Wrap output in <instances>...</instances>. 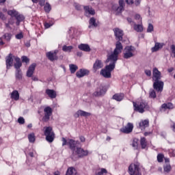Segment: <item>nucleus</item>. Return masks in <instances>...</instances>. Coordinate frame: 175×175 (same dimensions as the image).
<instances>
[{"label": "nucleus", "mask_w": 175, "mask_h": 175, "mask_svg": "<svg viewBox=\"0 0 175 175\" xmlns=\"http://www.w3.org/2000/svg\"><path fill=\"white\" fill-rule=\"evenodd\" d=\"M134 111H137V113H140L143 114L146 110H150V106L148 103L146 101H142L140 103H136L135 102L133 103Z\"/></svg>", "instance_id": "nucleus-4"}, {"label": "nucleus", "mask_w": 175, "mask_h": 175, "mask_svg": "<svg viewBox=\"0 0 175 175\" xmlns=\"http://www.w3.org/2000/svg\"><path fill=\"white\" fill-rule=\"evenodd\" d=\"M46 94L51 99H55L57 98V92L54 90L47 89L46 90Z\"/></svg>", "instance_id": "nucleus-21"}, {"label": "nucleus", "mask_w": 175, "mask_h": 175, "mask_svg": "<svg viewBox=\"0 0 175 175\" xmlns=\"http://www.w3.org/2000/svg\"><path fill=\"white\" fill-rule=\"evenodd\" d=\"M132 131H133V124L131 122L127 123L124 127L120 129V132L122 133H126V135L132 133Z\"/></svg>", "instance_id": "nucleus-11"}, {"label": "nucleus", "mask_w": 175, "mask_h": 175, "mask_svg": "<svg viewBox=\"0 0 175 175\" xmlns=\"http://www.w3.org/2000/svg\"><path fill=\"white\" fill-rule=\"evenodd\" d=\"M126 3L127 5H133V3H135L133 0H126Z\"/></svg>", "instance_id": "nucleus-57"}, {"label": "nucleus", "mask_w": 175, "mask_h": 175, "mask_svg": "<svg viewBox=\"0 0 175 175\" xmlns=\"http://www.w3.org/2000/svg\"><path fill=\"white\" fill-rule=\"evenodd\" d=\"M57 53L58 51H49L46 53V55L49 61H51V62H54V61L58 60V55H57Z\"/></svg>", "instance_id": "nucleus-10"}, {"label": "nucleus", "mask_w": 175, "mask_h": 175, "mask_svg": "<svg viewBox=\"0 0 175 175\" xmlns=\"http://www.w3.org/2000/svg\"><path fill=\"white\" fill-rule=\"evenodd\" d=\"M90 75V71L88 69L81 68L76 72V76L78 79H81L84 76H88Z\"/></svg>", "instance_id": "nucleus-13"}, {"label": "nucleus", "mask_w": 175, "mask_h": 175, "mask_svg": "<svg viewBox=\"0 0 175 175\" xmlns=\"http://www.w3.org/2000/svg\"><path fill=\"white\" fill-rule=\"evenodd\" d=\"M62 142H63L62 143V146H68V140H66V139H65V137H62Z\"/></svg>", "instance_id": "nucleus-51"}, {"label": "nucleus", "mask_w": 175, "mask_h": 175, "mask_svg": "<svg viewBox=\"0 0 175 175\" xmlns=\"http://www.w3.org/2000/svg\"><path fill=\"white\" fill-rule=\"evenodd\" d=\"M28 139L29 143H34L35 142V133H32L31 134H29Z\"/></svg>", "instance_id": "nucleus-41"}, {"label": "nucleus", "mask_w": 175, "mask_h": 175, "mask_svg": "<svg viewBox=\"0 0 175 175\" xmlns=\"http://www.w3.org/2000/svg\"><path fill=\"white\" fill-rule=\"evenodd\" d=\"M53 116V109L51 107H46L44 109V116L42 117L43 122H49L50 117Z\"/></svg>", "instance_id": "nucleus-8"}, {"label": "nucleus", "mask_w": 175, "mask_h": 175, "mask_svg": "<svg viewBox=\"0 0 175 175\" xmlns=\"http://www.w3.org/2000/svg\"><path fill=\"white\" fill-rule=\"evenodd\" d=\"M135 51H136V49L134 46H126L123 53V58H124V59H129V58L135 57Z\"/></svg>", "instance_id": "nucleus-7"}, {"label": "nucleus", "mask_w": 175, "mask_h": 175, "mask_svg": "<svg viewBox=\"0 0 175 175\" xmlns=\"http://www.w3.org/2000/svg\"><path fill=\"white\" fill-rule=\"evenodd\" d=\"M77 55L78 57H81V56L83 55V53H81V52H77Z\"/></svg>", "instance_id": "nucleus-63"}, {"label": "nucleus", "mask_w": 175, "mask_h": 175, "mask_svg": "<svg viewBox=\"0 0 175 175\" xmlns=\"http://www.w3.org/2000/svg\"><path fill=\"white\" fill-rule=\"evenodd\" d=\"M113 32L116 38V40H117L116 43V48L113 50L112 54L114 55H119L122 53V50L124 49V46L121 42H122L123 36H124V31H122L120 28H115L113 29Z\"/></svg>", "instance_id": "nucleus-3"}, {"label": "nucleus", "mask_w": 175, "mask_h": 175, "mask_svg": "<svg viewBox=\"0 0 175 175\" xmlns=\"http://www.w3.org/2000/svg\"><path fill=\"white\" fill-rule=\"evenodd\" d=\"M77 144H80L79 141L72 139H68V146H69V148L72 152L71 154V159L72 161H77L79 158H84V157H87L90 154L88 150H84L82 148L77 147Z\"/></svg>", "instance_id": "nucleus-1"}, {"label": "nucleus", "mask_w": 175, "mask_h": 175, "mask_svg": "<svg viewBox=\"0 0 175 175\" xmlns=\"http://www.w3.org/2000/svg\"><path fill=\"white\" fill-rule=\"evenodd\" d=\"M8 23L10 25H13V24H14V19L13 18H10Z\"/></svg>", "instance_id": "nucleus-58"}, {"label": "nucleus", "mask_w": 175, "mask_h": 175, "mask_svg": "<svg viewBox=\"0 0 175 175\" xmlns=\"http://www.w3.org/2000/svg\"><path fill=\"white\" fill-rule=\"evenodd\" d=\"M0 18L1 20H6V17L5 16V14H3V13L0 12Z\"/></svg>", "instance_id": "nucleus-59"}, {"label": "nucleus", "mask_w": 175, "mask_h": 175, "mask_svg": "<svg viewBox=\"0 0 175 175\" xmlns=\"http://www.w3.org/2000/svg\"><path fill=\"white\" fill-rule=\"evenodd\" d=\"M3 44H5V42L2 40V38H0V46H3Z\"/></svg>", "instance_id": "nucleus-62"}, {"label": "nucleus", "mask_w": 175, "mask_h": 175, "mask_svg": "<svg viewBox=\"0 0 175 175\" xmlns=\"http://www.w3.org/2000/svg\"><path fill=\"white\" fill-rule=\"evenodd\" d=\"M3 39H5V40H7V42H10V40L12 39V33H5L3 36Z\"/></svg>", "instance_id": "nucleus-40"}, {"label": "nucleus", "mask_w": 175, "mask_h": 175, "mask_svg": "<svg viewBox=\"0 0 175 175\" xmlns=\"http://www.w3.org/2000/svg\"><path fill=\"white\" fill-rule=\"evenodd\" d=\"M165 46L164 43L155 42L154 47L151 49L152 53L158 51L160 49H162Z\"/></svg>", "instance_id": "nucleus-25"}, {"label": "nucleus", "mask_w": 175, "mask_h": 175, "mask_svg": "<svg viewBox=\"0 0 175 175\" xmlns=\"http://www.w3.org/2000/svg\"><path fill=\"white\" fill-rule=\"evenodd\" d=\"M102 68H103L102 60L96 59L93 64V72L95 73L99 69H102Z\"/></svg>", "instance_id": "nucleus-15"}, {"label": "nucleus", "mask_w": 175, "mask_h": 175, "mask_svg": "<svg viewBox=\"0 0 175 175\" xmlns=\"http://www.w3.org/2000/svg\"><path fill=\"white\" fill-rule=\"evenodd\" d=\"M15 18L16 20V25H20V23H22V21H24V20H25V17L24 16V15L20 14V12H18V15L15 16Z\"/></svg>", "instance_id": "nucleus-28"}, {"label": "nucleus", "mask_w": 175, "mask_h": 175, "mask_svg": "<svg viewBox=\"0 0 175 175\" xmlns=\"http://www.w3.org/2000/svg\"><path fill=\"white\" fill-rule=\"evenodd\" d=\"M15 77L16 80H21L23 79V72H21V70H16L15 72Z\"/></svg>", "instance_id": "nucleus-34"}, {"label": "nucleus", "mask_w": 175, "mask_h": 175, "mask_svg": "<svg viewBox=\"0 0 175 175\" xmlns=\"http://www.w3.org/2000/svg\"><path fill=\"white\" fill-rule=\"evenodd\" d=\"M44 10L46 13H49V12H51V5H50V3L46 2L44 5Z\"/></svg>", "instance_id": "nucleus-37"}, {"label": "nucleus", "mask_w": 175, "mask_h": 175, "mask_svg": "<svg viewBox=\"0 0 175 175\" xmlns=\"http://www.w3.org/2000/svg\"><path fill=\"white\" fill-rule=\"evenodd\" d=\"M161 73L160 71L158 70V68H153L152 71V80L153 81H159L162 77L161 76Z\"/></svg>", "instance_id": "nucleus-12"}, {"label": "nucleus", "mask_w": 175, "mask_h": 175, "mask_svg": "<svg viewBox=\"0 0 175 175\" xmlns=\"http://www.w3.org/2000/svg\"><path fill=\"white\" fill-rule=\"evenodd\" d=\"M154 31V25H152V24L149 23L148 28H147V32L148 33H151Z\"/></svg>", "instance_id": "nucleus-45"}, {"label": "nucleus", "mask_w": 175, "mask_h": 175, "mask_svg": "<svg viewBox=\"0 0 175 175\" xmlns=\"http://www.w3.org/2000/svg\"><path fill=\"white\" fill-rule=\"evenodd\" d=\"M107 173V170L105 168H101L100 172H96L95 175H106Z\"/></svg>", "instance_id": "nucleus-44"}, {"label": "nucleus", "mask_w": 175, "mask_h": 175, "mask_svg": "<svg viewBox=\"0 0 175 175\" xmlns=\"http://www.w3.org/2000/svg\"><path fill=\"white\" fill-rule=\"evenodd\" d=\"M163 85L165 83L162 81H154L153 88L157 92H162L163 91Z\"/></svg>", "instance_id": "nucleus-9"}, {"label": "nucleus", "mask_w": 175, "mask_h": 175, "mask_svg": "<svg viewBox=\"0 0 175 175\" xmlns=\"http://www.w3.org/2000/svg\"><path fill=\"white\" fill-rule=\"evenodd\" d=\"M163 158H165V155H163V154L159 153L157 154V161L159 163L163 162Z\"/></svg>", "instance_id": "nucleus-43"}, {"label": "nucleus", "mask_w": 175, "mask_h": 175, "mask_svg": "<svg viewBox=\"0 0 175 175\" xmlns=\"http://www.w3.org/2000/svg\"><path fill=\"white\" fill-rule=\"evenodd\" d=\"M35 68H36V64H32L29 67L27 72V77H32V75H33V72H35Z\"/></svg>", "instance_id": "nucleus-20"}, {"label": "nucleus", "mask_w": 175, "mask_h": 175, "mask_svg": "<svg viewBox=\"0 0 175 175\" xmlns=\"http://www.w3.org/2000/svg\"><path fill=\"white\" fill-rule=\"evenodd\" d=\"M129 174L130 175H142L139 163H131L129 166Z\"/></svg>", "instance_id": "nucleus-6"}, {"label": "nucleus", "mask_w": 175, "mask_h": 175, "mask_svg": "<svg viewBox=\"0 0 175 175\" xmlns=\"http://www.w3.org/2000/svg\"><path fill=\"white\" fill-rule=\"evenodd\" d=\"M18 122L21 125H23V124H25V119H24L23 117H19L18 118Z\"/></svg>", "instance_id": "nucleus-46"}, {"label": "nucleus", "mask_w": 175, "mask_h": 175, "mask_svg": "<svg viewBox=\"0 0 175 175\" xmlns=\"http://www.w3.org/2000/svg\"><path fill=\"white\" fill-rule=\"evenodd\" d=\"M149 98H152V99H155V98H157V93L155 92V90L152 89L150 90Z\"/></svg>", "instance_id": "nucleus-42"}, {"label": "nucleus", "mask_w": 175, "mask_h": 175, "mask_svg": "<svg viewBox=\"0 0 175 175\" xmlns=\"http://www.w3.org/2000/svg\"><path fill=\"white\" fill-rule=\"evenodd\" d=\"M127 21L129 23V24H131V25H135V22L132 21L131 18H127Z\"/></svg>", "instance_id": "nucleus-53"}, {"label": "nucleus", "mask_w": 175, "mask_h": 175, "mask_svg": "<svg viewBox=\"0 0 175 175\" xmlns=\"http://www.w3.org/2000/svg\"><path fill=\"white\" fill-rule=\"evenodd\" d=\"M149 135H151V132H145L144 136H148Z\"/></svg>", "instance_id": "nucleus-64"}, {"label": "nucleus", "mask_w": 175, "mask_h": 175, "mask_svg": "<svg viewBox=\"0 0 175 175\" xmlns=\"http://www.w3.org/2000/svg\"><path fill=\"white\" fill-rule=\"evenodd\" d=\"M77 174V172L76 171V169L73 167H70L67 170L66 175H76Z\"/></svg>", "instance_id": "nucleus-32"}, {"label": "nucleus", "mask_w": 175, "mask_h": 175, "mask_svg": "<svg viewBox=\"0 0 175 175\" xmlns=\"http://www.w3.org/2000/svg\"><path fill=\"white\" fill-rule=\"evenodd\" d=\"M150 125V122L148 120H142L139 122V127L141 131H144L146 128H148V126Z\"/></svg>", "instance_id": "nucleus-19"}, {"label": "nucleus", "mask_w": 175, "mask_h": 175, "mask_svg": "<svg viewBox=\"0 0 175 175\" xmlns=\"http://www.w3.org/2000/svg\"><path fill=\"white\" fill-rule=\"evenodd\" d=\"M164 173H170L172 172V165L170 163L165 164L163 165Z\"/></svg>", "instance_id": "nucleus-33"}, {"label": "nucleus", "mask_w": 175, "mask_h": 175, "mask_svg": "<svg viewBox=\"0 0 175 175\" xmlns=\"http://www.w3.org/2000/svg\"><path fill=\"white\" fill-rule=\"evenodd\" d=\"M83 9L85 10V16H86V17H90V14H91V16H94L95 14V10L90 6H84Z\"/></svg>", "instance_id": "nucleus-17"}, {"label": "nucleus", "mask_w": 175, "mask_h": 175, "mask_svg": "<svg viewBox=\"0 0 175 175\" xmlns=\"http://www.w3.org/2000/svg\"><path fill=\"white\" fill-rule=\"evenodd\" d=\"M125 8V2L124 0H119V6L116 9L118 13L124 12Z\"/></svg>", "instance_id": "nucleus-24"}, {"label": "nucleus", "mask_w": 175, "mask_h": 175, "mask_svg": "<svg viewBox=\"0 0 175 175\" xmlns=\"http://www.w3.org/2000/svg\"><path fill=\"white\" fill-rule=\"evenodd\" d=\"M44 135L48 143H53L55 139V133L53 131V127L45 126L44 127Z\"/></svg>", "instance_id": "nucleus-5"}, {"label": "nucleus", "mask_w": 175, "mask_h": 175, "mask_svg": "<svg viewBox=\"0 0 175 175\" xmlns=\"http://www.w3.org/2000/svg\"><path fill=\"white\" fill-rule=\"evenodd\" d=\"M5 65L7 69H10V67L13 66V55L12 53L5 57Z\"/></svg>", "instance_id": "nucleus-16"}, {"label": "nucleus", "mask_w": 175, "mask_h": 175, "mask_svg": "<svg viewBox=\"0 0 175 175\" xmlns=\"http://www.w3.org/2000/svg\"><path fill=\"white\" fill-rule=\"evenodd\" d=\"M118 60V55L113 53L108 55L106 62H111V64L106 66L105 69L101 70L100 75L105 79H110L111 77V72L116 68V64Z\"/></svg>", "instance_id": "nucleus-2"}, {"label": "nucleus", "mask_w": 175, "mask_h": 175, "mask_svg": "<svg viewBox=\"0 0 175 175\" xmlns=\"http://www.w3.org/2000/svg\"><path fill=\"white\" fill-rule=\"evenodd\" d=\"M172 109H174V105H173V103H163L161 106V109L163 110H172Z\"/></svg>", "instance_id": "nucleus-23"}, {"label": "nucleus", "mask_w": 175, "mask_h": 175, "mask_svg": "<svg viewBox=\"0 0 175 175\" xmlns=\"http://www.w3.org/2000/svg\"><path fill=\"white\" fill-rule=\"evenodd\" d=\"M134 29L136 31V32H142L143 31V26L142 25H136V23L134 24Z\"/></svg>", "instance_id": "nucleus-39"}, {"label": "nucleus", "mask_w": 175, "mask_h": 175, "mask_svg": "<svg viewBox=\"0 0 175 175\" xmlns=\"http://www.w3.org/2000/svg\"><path fill=\"white\" fill-rule=\"evenodd\" d=\"M63 51H65L66 53H70L72 50H73V46H66L64 45L62 47Z\"/></svg>", "instance_id": "nucleus-38"}, {"label": "nucleus", "mask_w": 175, "mask_h": 175, "mask_svg": "<svg viewBox=\"0 0 175 175\" xmlns=\"http://www.w3.org/2000/svg\"><path fill=\"white\" fill-rule=\"evenodd\" d=\"M98 27V23H96V18L92 17L89 20V28H96Z\"/></svg>", "instance_id": "nucleus-26"}, {"label": "nucleus", "mask_w": 175, "mask_h": 175, "mask_svg": "<svg viewBox=\"0 0 175 175\" xmlns=\"http://www.w3.org/2000/svg\"><path fill=\"white\" fill-rule=\"evenodd\" d=\"M11 98L14 99V100H18L20 99V94L18 93V91L14 90L11 93Z\"/></svg>", "instance_id": "nucleus-30"}, {"label": "nucleus", "mask_w": 175, "mask_h": 175, "mask_svg": "<svg viewBox=\"0 0 175 175\" xmlns=\"http://www.w3.org/2000/svg\"><path fill=\"white\" fill-rule=\"evenodd\" d=\"M79 140L81 143H84L85 142V137H84L83 135H81L79 136Z\"/></svg>", "instance_id": "nucleus-56"}, {"label": "nucleus", "mask_w": 175, "mask_h": 175, "mask_svg": "<svg viewBox=\"0 0 175 175\" xmlns=\"http://www.w3.org/2000/svg\"><path fill=\"white\" fill-rule=\"evenodd\" d=\"M53 23H44V27H45V28H50V27H52V25H53Z\"/></svg>", "instance_id": "nucleus-54"}, {"label": "nucleus", "mask_w": 175, "mask_h": 175, "mask_svg": "<svg viewBox=\"0 0 175 175\" xmlns=\"http://www.w3.org/2000/svg\"><path fill=\"white\" fill-rule=\"evenodd\" d=\"M39 5L40 6H44L46 5V0H40Z\"/></svg>", "instance_id": "nucleus-52"}, {"label": "nucleus", "mask_w": 175, "mask_h": 175, "mask_svg": "<svg viewBox=\"0 0 175 175\" xmlns=\"http://www.w3.org/2000/svg\"><path fill=\"white\" fill-rule=\"evenodd\" d=\"M15 62L16 63L14 64V68L16 69V70H21L20 69L21 66H23V63H21V60L20 59L19 57H16L15 58Z\"/></svg>", "instance_id": "nucleus-29"}, {"label": "nucleus", "mask_w": 175, "mask_h": 175, "mask_svg": "<svg viewBox=\"0 0 175 175\" xmlns=\"http://www.w3.org/2000/svg\"><path fill=\"white\" fill-rule=\"evenodd\" d=\"M140 144L143 150L147 147V140L146 139V137H141Z\"/></svg>", "instance_id": "nucleus-35"}, {"label": "nucleus", "mask_w": 175, "mask_h": 175, "mask_svg": "<svg viewBox=\"0 0 175 175\" xmlns=\"http://www.w3.org/2000/svg\"><path fill=\"white\" fill-rule=\"evenodd\" d=\"M170 49H171L172 53L174 54V57L175 58V45L174 44L171 45Z\"/></svg>", "instance_id": "nucleus-50"}, {"label": "nucleus", "mask_w": 175, "mask_h": 175, "mask_svg": "<svg viewBox=\"0 0 175 175\" xmlns=\"http://www.w3.org/2000/svg\"><path fill=\"white\" fill-rule=\"evenodd\" d=\"M15 37H16V39L20 40V39H23V38H24V36L23 35V33H19L16 34Z\"/></svg>", "instance_id": "nucleus-49"}, {"label": "nucleus", "mask_w": 175, "mask_h": 175, "mask_svg": "<svg viewBox=\"0 0 175 175\" xmlns=\"http://www.w3.org/2000/svg\"><path fill=\"white\" fill-rule=\"evenodd\" d=\"M137 139H134L132 143V147H133L134 150H137Z\"/></svg>", "instance_id": "nucleus-47"}, {"label": "nucleus", "mask_w": 175, "mask_h": 175, "mask_svg": "<svg viewBox=\"0 0 175 175\" xmlns=\"http://www.w3.org/2000/svg\"><path fill=\"white\" fill-rule=\"evenodd\" d=\"M145 75H146V76H148L150 77L151 76V70H145Z\"/></svg>", "instance_id": "nucleus-55"}, {"label": "nucleus", "mask_w": 175, "mask_h": 175, "mask_svg": "<svg viewBox=\"0 0 175 175\" xmlns=\"http://www.w3.org/2000/svg\"><path fill=\"white\" fill-rule=\"evenodd\" d=\"M18 13L19 12L17 10H14H14H10L8 11V16H10V17L12 18H13V17H14V18H16V17L17 16Z\"/></svg>", "instance_id": "nucleus-31"}, {"label": "nucleus", "mask_w": 175, "mask_h": 175, "mask_svg": "<svg viewBox=\"0 0 175 175\" xmlns=\"http://www.w3.org/2000/svg\"><path fill=\"white\" fill-rule=\"evenodd\" d=\"M78 49L79 50H81L82 51H85L86 53H89V51H91V48L90 47V45L87 44H81L78 46Z\"/></svg>", "instance_id": "nucleus-22"}, {"label": "nucleus", "mask_w": 175, "mask_h": 175, "mask_svg": "<svg viewBox=\"0 0 175 175\" xmlns=\"http://www.w3.org/2000/svg\"><path fill=\"white\" fill-rule=\"evenodd\" d=\"M80 116L81 117H90V116H91V113L79 109L75 114V117L76 118H79Z\"/></svg>", "instance_id": "nucleus-18"}, {"label": "nucleus", "mask_w": 175, "mask_h": 175, "mask_svg": "<svg viewBox=\"0 0 175 175\" xmlns=\"http://www.w3.org/2000/svg\"><path fill=\"white\" fill-rule=\"evenodd\" d=\"M106 89L103 86L98 88L96 91L93 93L94 96H103L106 94Z\"/></svg>", "instance_id": "nucleus-14"}, {"label": "nucleus", "mask_w": 175, "mask_h": 175, "mask_svg": "<svg viewBox=\"0 0 175 175\" xmlns=\"http://www.w3.org/2000/svg\"><path fill=\"white\" fill-rule=\"evenodd\" d=\"M69 67H70V72L72 74L76 73V70L79 69V67L75 64H70Z\"/></svg>", "instance_id": "nucleus-36"}, {"label": "nucleus", "mask_w": 175, "mask_h": 175, "mask_svg": "<svg viewBox=\"0 0 175 175\" xmlns=\"http://www.w3.org/2000/svg\"><path fill=\"white\" fill-rule=\"evenodd\" d=\"M22 62H25V64H28V62H29V59L27 56H23Z\"/></svg>", "instance_id": "nucleus-48"}, {"label": "nucleus", "mask_w": 175, "mask_h": 175, "mask_svg": "<svg viewBox=\"0 0 175 175\" xmlns=\"http://www.w3.org/2000/svg\"><path fill=\"white\" fill-rule=\"evenodd\" d=\"M135 5L136 6H139V5H140V0H136V1L135 2Z\"/></svg>", "instance_id": "nucleus-60"}, {"label": "nucleus", "mask_w": 175, "mask_h": 175, "mask_svg": "<svg viewBox=\"0 0 175 175\" xmlns=\"http://www.w3.org/2000/svg\"><path fill=\"white\" fill-rule=\"evenodd\" d=\"M124 94L117 93L113 96L112 99H113L114 100H116L117 102H121V100L124 99Z\"/></svg>", "instance_id": "nucleus-27"}, {"label": "nucleus", "mask_w": 175, "mask_h": 175, "mask_svg": "<svg viewBox=\"0 0 175 175\" xmlns=\"http://www.w3.org/2000/svg\"><path fill=\"white\" fill-rule=\"evenodd\" d=\"M135 18V20H140V14H136Z\"/></svg>", "instance_id": "nucleus-61"}]
</instances>
